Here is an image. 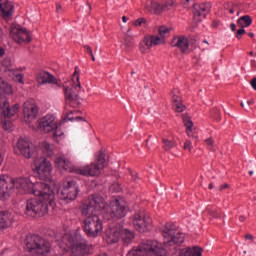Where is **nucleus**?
Returning <instances> with one entry per match:
<instances>
[{"mask_svg":"<svg viewBox=\"0 0 256 256\" xmlns=\"http://www.w3.org/2000/svg\"><path fill=\"white\" fill-rule=\"evenodd\" d=\"M135 48V43L133 42V37L126 35L121 43V49L124 53H130Z\"/></svg>","mask_w":256,"mask_h":256,"instance_id":"28","label":"nucleus"},{"mask_svg":"<svg viewBox=\"0 0 256 256\" xmlns=\"http://www.w3.org/2000/svg\"><path fill=\"white\" fill-rule=\"evenodd\" d=\"M184 149L185 151H192L193 149V144L191 143L190 140H186L184 143Z\"/></svg>","mask_w":256,"mask_h":256,"instance_id":"43","label":"nucleus"},{"mask_svg":"<svg viewBox=\"0 0 256 256\" xmlns=\"http://www.w3.org/2000/svg\"><path fill=\"white\" fill-rule=\"evenodd\" d=\"M251 85L254 91H256V78L251 81Z\"/></svg>","mask_w":256,"mask_h":256,"instance_id":"51","label":"nucleus"},{"mask_svg":"<svg viewBox=\"0 0 256 256\" xmlns=\"http://www.w3.org/2000/svg\"><path fill=\"white\" fill-rule=\"evenodd\" d=\"M39 147L46 157H53L55 154V146L47 141L40 142Z\"/></svg>","mask_w":256,"mask_h":256,"instance_id":"27","label":"nucleus"},{"mask_svg":"<svg viewBox=\"0 0 256 256\" xmlns=\"http://www.w3.org/2000/svg\"><path fill=\"white\" fill-rule=\"evenodd\" d=\"M205 145H207L208 149H213L215 142L213 141V138H208L205 140Z\"/></svg>","mask_w":256,"mask_h":256,"instance_id":"42","label":"nucleus"},{"mask_svg":"<svg viewBox=\"0 0 256 256\" xmlns=\"http://www.w3.org/2000/svg\"><path fill=\"white\" fill-rule=\"evenodd\" d=\"M229 13H230L231 15H233V13H235V8H231V9L229 10Z\"/></svg>","mask_w":256,"mask_h":256,"instance_id":"58","label":"nucleus"},{"mask_svg":"<svg viewBox=\"0 0 256 256\" xmlns=\"http://www.w3.org/2000/svg\"><path fill=\"white\" fill-rule=\"evenodd\" d=\"M209 189H213V183L209 184Z\"/></svg>","mask_w":256,"mask_h":256,"instance_id":"64","label":"nucleus"},{"mask_svg":"<svg viewBox=\"0 0 256 256\" xmlns=\"http://www.w3.org/2000/svg\"><path fill=\"white\" fill-rule=\"evenodd\" d=\"M96 162L91 163L86 166L73 168V165L69 160L63 156H59L55 159V165L60 171H68V173H77L78 175H83L84 177H98L101 175V171L105 169L107 165V159H105V153L100 152L95 159Z\"/></svg>","mask_w":256,"mask_h":256,"instance_id":"2","label":"nucleus"},{"mask_svg":"<svg viewBox=\"0 0 256 256\" xmlns=\"http://www.w3.org/2000/svg\"><path fill=\"white\" fill-rule=\"evenodd\" d=\"M230 29L231 31H235L237 29V26L235 25V23L230 24Z\"/></svg>","mask_w":256,"mask_h":256,"instance_id":"53","label":"nucleus"},{"mask_svg":"<svg viewBox=\"0 0 256 256\" xmlns=\"http://www.w3.org/2000/svg\"><path fill=\"white\" fill-rule=\"evenodd\" d=\"M0 13L3 17H11L13 15V4L8 0H0Z\"/></svg>","mask_w":256,"mask_h":256,"instance_id":"26","label":"nucleus"},{"mask_svg":"<svg viewBox=\"0 0 256 256\" xmlns=\"http://www.w3.org/2000/svg\"><path fill=\"white\" fill-rule=\"evenodd\" d=\"M150 38L152 39L153 47L155 45H161V44L165 43V39L162 36H150Z\"/></svg>","mask_w":256,"mask_h":256,"instance_id":"40","label":"nucleus"},{"mask_svg":"<svg viewBox=\"0 0 256 256\" xmlns=\"http://www.w3.org/2000/svg\"><path fill=\"white\" fill-rule=\"evenodd\" d=\"M80 211L83 216L107 213V202H105L103 196L99 194H91L80 206Z\"/></svg>","mask_w":256,"mask_h":256,"instance_id":"5","label":"nucleus"},{"mask_svg":"<svg viewBox=\"0 0 256 256\" xmlns=\"http://www.w3.org/2000/svg\"><path fill=\"white\" fill-rule=\"evenodd\" d=\"M172 95V107L177 113H183L185 111V105L181 102V96L179 95V90L174 89L171 92Z\"/></svg>","mask_w":256,"mask_h":256,"instance_id":"25","label":"nucleus"},{"mask_svg":"<svg viewBox=\"0 0 256 256\" xmlns=\"http://www.w3.org/2000/svg\"><path fill=\"white\" fill-rule=\"evenodd\" d=\"M255 103V100L251 99L247 101V105L251 106Z\"/></svg>","mask_w":256,"mask_h":256,"instance_id":"54","label":"nucleus"},{"mask_svg":"<svg viewBox=\"0 0 256 256\" xmlns=\"http://www.w3.org/2000/svg\"><path fill=\"white\" fill-rule=\"evenodd\" d=\"M121 235H122L121 225H117L115 227L109 228L106 231V241L109 244L118 243L119 239H121Z\"/></svg>","mask_w":256,"mask_h":256,"instance_id":"22","label":"nucleus"},{"mask_svg":"<svg viewBox=\"0 0 256 256\" xmlns=\"http://www.w3.org/2000/svg\"><path fill=\"white\" fill-rule=\"evenodd\" d=\"M153 5V7H155V11H154V13H160L161 12V6L159 5V4H157V3H154V4H152Z\"/></svg>","mask_w":256,"mask_h":256,"instance_id":"47","label":"nucleus"},{"mask_svg":"<svg viewBox=\"0 0 256 256\" xmlns=\"http://www.w3.org/2000/svg\"><path fill=\"white\" fill-rule=\"evenodd\" d=\"M36 80L38 85H46V83H50L52 85H57V87H61V81L57 80L55 76L46 71H41L37 74Z\"/></svg>","mask_w":256,"mask_h":256,"instance_id":"18","label":"nucleus"},{"mask_svg":"<svg viewBox=\"0 0 256 256\" xmlns=\"http://www.w3.org/2000/svg\"><path fill=\"white\" fill-rule=\"evenodd\" d=\"M227 187H229L228 184H224L220 187V191H223V189H227Z\"/></svg>","mask_w":256,"mask_h":256,"instance_id":"56","label":"nucleus"},{"mask_svg":"<svg viewBox=\"0 0 256 256\" xmlns=\"http://www.w3.org/2000/svg\"><path fill=\"white\" fill-rule=\"evenodd\" d=\"M237 23L239 27H242L243 29H245V27H249L251 23H253V19H251V16L245 15L240 17Z\"/></svg>","mask_w":256,"mask_h":256,"instance_id":"35","label":"nucleus"},{"mask_svg":"<svg viewBox=\"0 0 256 256\" xmlns=\"http://www.w3.org/2000/svg\"><path fill=\"white\" fill-rule=\"evenodd\" d=\"M211 11V4L204 3V4H194L193 6V15H194V21L196 23H200L201 18L205 17L207 13Z\"/></svg>","mask_w":256,"mask_h":256,"instance_id":"19","label":"nucleus"},{"mask_svg":"<svg viewBox=\"0 0 256 256\" xmlns=\"http://www.w3.org/2000/svg\"><path fill=\"white\" fill-rule=\"evenodd\" d=\"M211 117L216 121H221V112L218 109H214L211 111Z\"/></svg>","mask_w":256,"mask_h":256,"instance_id":"41","label":"nucleus"},{"mask_svg":"<svg viewBox=\"0 0 256 256\" xmlns=\"http://www.w3.org/2000/svg\"><path fill=\"white\" fill-rule=\"evenodd\" d=\"M159 35L160 37L164 38L165 37H169V35H171V28L166 27V26H161L159 28Z\"/></svg>","mask_w":256,"mask_h":256,"instance_id":"39","label":"nucleus"},{"mask_svg":"<svg viewBox=\"0 0 256 256\" xmlns=\"http://www.w3.org/2000/svg\"><path fill=\"white\" fill-rule=\"evenodd\" d=\"M241 35H245V29L243 28L237 30L236 39H241Z\"/></svg>","mask_w":256,"mask_h":256,"instance_id":"44","label":"nucleus"},{"mask_svg":"<svg viewBox=\"0 0 256 256\" xmlns=\"http://www.w3.org/2000/svg\"><path fill=\"white\" fill-rule=\"evenodd\" d=\"M132 223L139 233H145L147 227H149V217H147V212L145 210H139L133 216Z\"/></svg>","mask_w":256,"mask_h":256,"instance_id":"15","label":"nucleus"},{"mask_svg":"<svg viewBox=\"0 0 256 256\" xmlns=\"http://www.w3.org/2000/svg\"><path fill=\"white\" fill-rule=\"evenodd\" d=\"M16 79H17V81H18V83H24L23 82V74H18L17 76H16Z\"/></svg>","mask_w":256,"mask_h":256,"instance_id":"50","label":"nucleus"},{"mask_svg":"<svg viewBox=\"0 0 256 256\" xmlns=\"http://www.w3.org/2000/svg\"><path fill=\"white\" fill-rule=\"evenodd\" d=\"M39 183H33L29 178L19 177V178H9L8 176H0V199L5 197L11 191V189H16L18 193L23 195L27 193H35V186Z\"/></svg>","mask_w":256,"mask_h":256,"instance_id":"3","label":"nucleus"},{"mask_svg":"<svg viewBox=\"0 0 256 256\" xmlns=\"http://www.w3.org/2000/svg\"><path fill=\"white\" fill-rule=\"evenodd\" d=\"M23 113L24 119H27V121H33L37 119V115H39V108L37 107V105L26 101L24 103Z\"/></svg>","mask_w":256,"mask_h":256,"instance_id":"21","label":"nucleus"},{"mask_svg":"<svg viewBox=\"0 0 256 256\" xmlns=\"http://www.w3.org/2000/svg\"><path fill=\"white\" fill-rule=\"evenodd\" d=\"M4 129L7 131L9 128H7V122H4Z\"/></svg>","mask_w":256,"mask_h":256,"instance_id":"62","label":"nucleus"},{"mask_svg":"<svg viewBox=\"0 0 256 256\" xmlns=\"http://www.w3.org/2000/svg\"><path fill=\"white\" fill-rule=\"evenodd\" d=\"M203 255V249L199 246L188 247L182 250V256H201Z\"/></svg>","mask_w":256,"mask_h":256,"instance_id":"30","label":"nucleus"},{"mask_svg":"<svg viewBox=\"0 0 256 256\" xmlns=\"http://www.w3.org/2000/svg\"><path fill=\"white\" fill-rule=\"evenodd\" d=\"M26 249L31 255L46 256L51 253V242L39 235L27 236Z\"/></svg>","mask_w":256,"mask_h":256,"instance_id":"8","label":"nucleus"},{"mask_svg":"<svg viewBox=\"0 0 256 256\" xmlns=\"http://www.w3.org/2000/svg\"><path fill=\"white\" fill-rule=\"evenodd\" d=\"M123 23H127V18L125 16L122 17Z\"/></svg>","mask_w":256,"mask_h":256,"instance_id":"61","label":"nucleus"},{"mask_svg":"<svg viewBox=\"0 0 256 256\" xmlns=\"http://www.w3.org/2000/svg\"><path fill=\"white\" fill-rule=\"evenodd\" d=\"M62 201H75L79 195V185L75 180H68L63 183L62 188L57 193Z\"/></svg>","mask_w":256,"mask_h":256,"instance_id":"12","label":"nucleus"},{"mask_svg":"<svg viewBox=\"0 0 256 256\" xmlns=\"http://www.w3.org/2000/svg\"><path fill=\"white\" fill-rule=\"evenodd\" d=\"M83 229L88 237H99L103 233V222H101L99 215H87L83 221Z\"/></svg>","mask_w":256,"mask_h":256,"instance_id":"9","label":"nucleus"},{"mask_svg":"<svg viewBox=\"0 0 256 256\" xmlns=\"http://www.w3.org/2000/svg\"><path fill=\"white\" fill-rule=\"evenodd\" d=\"M16 153L23 155L26 159H31L33 155V143L29 140L20 138L16 146Z\"/></svg>","mask_w":256,"mask_h":256,"instance_id":"17","label":"nucleus"},{"mask_svg":"<svg viewBox=\"0 0 256 256\" xmlns=\"http://www.w3.org/2000/svg\"><path fill=\"white\" fill-rule=\"evenodd\" d=\"M239 221H241V223H243V221H245V217L244 216H240L239 217Z\"/></svg>","mask_w":256,"mask_h":256,"instance_id":"59","label":"nucleus"},{"mask_svg":"<svg viewBox=\"0 0 256 256\" xmlns=\"http://www.w3.org/2000/svg\"><path fill=\"white\" fill-rule=\"evenodd\" d=\"M162 237L164 238V245L166 247L181 245L185 241V236L177 232L175 224L172 223L165 224V227L162 229Z\"/></svg>","mask_w":256,"mask_h":256,"instance_id":"10","label":"nucleus"},{"mask_svg":"<svg viewBox=\"0 0 256 256\" xmlns=\"http://www.w3.org/2000/svg\"><path fill=\"white\" fill-rule=\"evenodd\" d=\"M60 247L64 249V251H72L76 256H83L86 253H89V244L87 243V240L77 235L65 234L62 237Z\"/></svg>","mask_w":256,"mask_h":256,"instance_id":"4","label":"nucleus"},{"mask_svg":"<svg viewBox=\"0 0 256 256\" xmlns=\"http://www.w3.org/2000/svg\"><path fill=\"white\" fill-rule=\"evenodd\" d=\"M162 143H163V149L165 151H171V149H173V147H177V142H175L173 140H169L167 138H163Z\"/></svg>","mask_w":256,"mask_h":256,"instance_id":"36","label":"nucleus"},{"mask_svg":"<svg viewBox=\"0 0 256 256\" xmlns=\"http://www.w3.org/2000/svg\"><path fill=\"white\" fill-rule=\"evenodd\" d=\"M171 7H173V1H168L163 6V9H171Z\"/></svg>","mask_w":256,"mask_h":256,"instance_id":"45","label":"nucleus"},{"mask_svg":"<svg viewBox=\"0 0 256 256\" xmlns=\"http://www.w3.org/2000/svg\"><path fill=\"white\" fill-rule=\"evenodd\" d=\"M10 35L18 45H23V43H29L32 41L31 32L27 29L17 26L11 29Z\"/></svg>","mask_w":256,"mask_h":256,"instance_id":"14","label":"nucleus"},{"mask_svg":"<svg viewBox=\"0 0 256 256\" xmlns=\"http://www.w3.org/2000/svg\"><path fill=\"white\" fill-rule=\"evenodd\" d=\"M172 47H177L182 53H189V39L186 36H175L171 41Z\"/></svg>","mask_w":256,"mask_h":256,"instance_id":"23","label":"nucleus"},{"mask_svg":"<svg viewBox=\"0 0 256 256\" xmlns=\"http://www.w3.org/2000/svg\"><path fill=\"white\" fill-rule=\"evenodd\" d=\"M143 23H145V19H143V18H140L135 21V25L141 26V25H143Z\"/></svg>","mask_w":256,"mask_h":256,"instance_id":"49","label":"nucleus"},{"mask_svg":"<svg viewBox=\"0 0 256 256\" xmlns=\"http://www.w3.org/2000/svg\"><path fill=\"white\" fill-rule=\"evenodd\" d=\"M73 113H75V110H70L69 112H66L65 121H83V117L71 116V115H73Z\"/></svg>","mask_w":256,"mask_h":256,"instance_id":"38","label":"nucleus"},{"mask_svg":"<svg viewBox=\"0 0 256 256\" xmlns=\"http://www.w3.org/2000/svg\"><path fill=\"white\" fill-rule=\"evenodd\" d=\"M127 256H167V250L157 240H147L138 248L130 250Z\"/></svg>","mask_w":256,"mask_h":256,"instance_id":"6","label":"nucleus"},{"mask_svg":"<svg viewBox=\"0 0 256 256\" xmlns=\"http://www.w3.org/2000/svg\"><path fill=\"white\" fill-rule=\"evenodd\" d=\"M36 198H30L26 202L25 213L28 217H43L47 215L50 207L55 203V192L46 183H38L35 186L34 193Z\"/></svg>","mask_w":256,"mask_h":256,"instance_id":"1","label":"nucleus"},{"mask_svg":"<svg viewBox=\"0 0 256 256\" xmlns=\"http://www.w3.org/2000/svg\"><path fill=\"white\" fill-rule=\"evenodd\" d=\"M0 111L3 113L4 117H13L19 113V104L13 106L9 105V100L1 99L0 101Z\"/></svg>","mask_w":256,"mask_h":256,"instance_id":"20","label":"nucleus"},{"mask_svg":"<svg viewBox=\"0 0 256 256\" xmlns=\"http://www.w3.org/2000/svg\"><path fill=\"white\" fill-rule=\"evenodd\" d=\"M204 216H208L210 219H219L221 217V213L217 210V208L208 206L204 212Z\"/></svg>","mask_w":256,"mask_h":256,"instance_id":"33","label":"nucleus"},{"mask_svg":"<svg viewBox=\"0 0 256 256\" xmlns=\"http://www.w3.org/2000/svg\"><path fill=\"white\" fill-rule=\"evenodd\" d=\"M84 48L86 49L87 53H89L90 55H93V49H91V46L86 45V46H84Z\"/></svg>","mask_w":256,"mask_h":256,"instance_id":"48","label":"nucleus"},{"mask_svg":"<svg viewBox=\"0 0 256 256\" xmlns=\"http://www.w3.org/2000/svg\"><path fill=\"white\" fill-rule=\"evenodd\" d=\"M248 36L253 38V37H255V34L253 32H250V33H248Z\"/></svg>","mask_w":256,"mask_h":256,"instance_id":"60","label":"nucleus"},{"mask_svg":"<svg viewBox=\"0 0 256 256\" xmlns=\"http://www.w3.org/2000/svg\"><path fill=\"white\" fill-rule=\"evenodd\" d=\"M127 211H129V206L123 198H113L106 208V213L110 215L111 219H123L127 215Z\"/></svg>","mask_w":256,"mask_h":256,"instance_id":"11","label":"nucleus"},{"mask_svg":"<svg viewBox=\"0 0 256 256\" xmlns=\"http://www.w3.org/2000/svg\"><path fill=\"white\" fill-rule=\"evenodd\" d=\"M4 95H13V86L0 77V97Z\"/></svg>","mask_w":256,"mask_h":256,"instance_id":"29","label":"nucleus"},{"mask_svg":"<svg viewBox=\"0 0 256 256\" xmlns=\"http://www.w3.org/2000/svg\"><path fill=\"white\" fill-rule=\"evenodd\" d=\"M62 9H63V8L61 7V4H57V5H56V12H57V13H61Z\"/></svg>","mask_w":256,"mask_h":256,"instance_id":"52","label":"nucleus"},{"mask_svg":"<svg viewBox=\"0 0 256 256\" xmlns=\"http://www.w3.org/2000/svg\"><path fill=\"white\" fill-rule=\"evenodd\" d=\"M92 57V61H95V55H93V52H92V55H90Z\"/></svg>","mask_w":256,"mask_h":256,"instance_id":"63","label":"nucleus"},{"mask_svg":"<svg viewBox=\"0 0 256 256\" xmlns=\"http://www.w3.org/2000/svg\"><path fill=\"white\" fill-rule=\"evenodd\" d=\"M120 239H122L126 245H129V243L135 239V233L122 226V235L120 236Z\"/></svg>","mask_w":256,"mask_h":256,"instance_id":"32","label":"nucleus"},{"mask_svg":"<svg viewBox=\"0 0 256 256\" xmlns=\"http://www.w3.org/2000/svg\"><path fill=\"white\" fill-rule=\"evenodd\" d=\"M245 239H251V241H253V235L247 234V235L245 236Z\"/></svg>","mask_w":256,"mask_h":256,"instance_id":"55","label":"nucleus"},{"mask_svg":"<svg viewBox=\"0 0 256 256\" xmlns=\"http://www.w3.org/2000/svg\"><path fill=\"white\" fill-rule=\"evenodd\" d=\"M57 121L55 116L48 114L39 120V129L42 133H51L57 129Z\"/></svg>","mask_w":256,"mask_h":256,"instance_id":"16","label":"nucleus"},{"mask_svg":"<svg viewBox=\"0 0 256 256\" xmlns=\"http://www.w3.org/2000/svg\"><path fill=\"white\" fill-rule=\"evenodd\" d=\"M15 216L7 211H0V229H7L13 225Z\"/></svg>","mask_w":256,"mask_h":256,"instance_id":"24","label":"nucleus"},{"mask_svg":"<svg viewBox=\"0 0 256 256\" xmlns=\"http://www.w3.org/2000/svg\"><path fill=\"white\" fill-rule=\"evenodd\" d=\"M4 159H5V152H3V150H0V166L3 165Z\"/></svg>","mask_w":256,"mask_h":256,"instance_id":"46","label":"nucleus"},{"mask_svg":"<svg viewBox=\"0 0 256 256\" xmlns=\"http://www.w3.org/2000/svg\"><path fill=\"white\" fill-rule=\"evenodd\" d=\"M5 55V50L3 48H0V57H3Z\"/></svg>","mask_w":256,"mask_h":256,"instance_id":"57","label":"nucleus"},{"mask_svg":"<svg viewBox=\"0 0 256 256\" xmlns=\"http://www.w3.org/2000/svg\"><path fill=\"white\" fill-rule=\"evenodd\" d=\"M153 47V40L151 39V36L145 37L141 42H140V52L145 54L149 53V50Z\"/></svg>","mask_w":256,"mask_h":256,"instance_id":"31","label":"nucleus"},{"mask_svg":"<svg viewBox=\"0 0 256 256\" xmlns=\"http://www.w3.org/2000/svg\"><path fill=\"white\" fill-rule=\"evenodd\" d=\"M183 123L184 127H186L188 137L195 138V136H193V121H191V118L188 116H183Z\"/></svg>","mask_w":256,"mask_h":256,"instance_id":"34","label":"nucleus"},{"mask_svg":"<svg viewBox=\"0 0 256 256\" xmlns=\"http://www.w3.org/2000/svg\"><path fill=\"white\" fill-rule=\"evenodd\" d=\"M77 69H79V67L75 68L71 81L66 82L63 85L66 101L73 108L79 106L81 103V98H79V93L81 92V82H79V74L77 73Z\"/></svg>","mask_w":256,"mask_h":256,"instance_id":"7","label":"nucleus"},{"mask_svg":"<svg viewBox=\"0 0 256 256\" xmlns=\"http://www.w3.org/2000/svg\"><path fill=\"white\" fill-rule=\"evenodd\" d=\"M53 131V138L55 139V141L59 142L61 141V139L65 137V133H63V130L59 128V124H57V128L54 129Z\"/></svg>","mask_w":256,"mask_h":256,"instance_id":"37","label":"nucleus"},{"mask_svg":"<svg viewBox=\"0 0 256 256\" xmlns=\"http://www.w3.org/2000/svg\"><path fill=\"white\" fill-rule=\"evenodd\" d=\"M34 171L42 180L49 179L53 172V164L45 157L37 158L34 161Z\"/></svg>","mask_w":256,"mask_h":256,"instance_id":"13","label":"nucleus"}]
</instances>
